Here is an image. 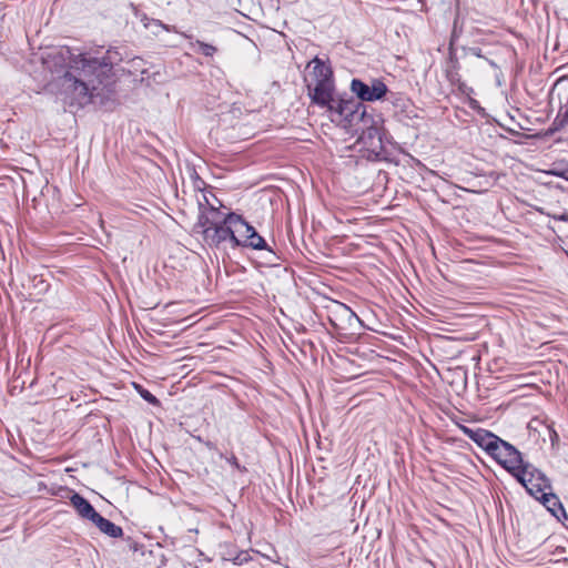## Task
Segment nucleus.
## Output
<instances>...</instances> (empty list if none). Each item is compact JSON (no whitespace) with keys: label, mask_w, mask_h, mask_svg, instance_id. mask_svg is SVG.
<instances>
[{"label":"nucleus","mask_w":568,"mask_h":568,"mask_svg":"<svg viewBox=\"0 0 568 568\" xmlns=\"http://www.w3.org/2000/svg\"><path fill=\"white\" fill-rule=\"evenodd\" d=\"M41 61L45 70L57 74L60 95L70 106H105L113 101V64L105 58H92L74 53L68 47H58L45 50Z\"/></svg>","instance_id":"nucleus-1"},{"label":"nucleus","mask_w":568,"mask_h":568,"mask_svg":"<svg viewBox=\"0 0 568 568\" xmlns=\"http://www.w3.org/2000/svg\"><path fill=\"white\" fill-rule=\"evenodd\" d=\"M460 430L513 476L524 464L521 453L490 430L467 426H460Z\"/></svg>","instance_id":"nucleus-2"},{"label":"nucleus","mask_w":568,"mask_h":568,"mask_svg":"<svg viewBox=\"0 0 568 568\" xmlns=\"http://www.w3.org/2000/svg\"><path fill=\"white\" fill-rule=\"evenodd\" d=\"M197 225L202 227L204 242L211 247H226L227 245L231 247V242L237 243L227 223V214L210 217L201 213Z\"/></svg>","instance_id":"nucleus-3"},{"label":"nucleus","mask_w":568,"mask_h":568,"mask_svg":"<svg viewBox=\"0 0 568 568\" xmlns=\"http://www.w3.org/2000/svg\"><path fill=\"white\" fill-rule=\"evenodd\" d=\"M514 477L526 488L527 493L538 498L546 490H551L549 478L534 465L524 462Z\"/></svg>","instance_id":"nucleus-4"},{"label":"nucleus","mask_w":568,"mask_h":568,"mask_svg":"<svg viewBox=\"0 0 568 568\" xmlns=\"http://www.w3.org/2000/svg\"><path fill=\"white\" fill-rule=\"evenodd\" d=\"M327 112L332 116L333 121L339 122L343 126H352L353 122L358 118L361 119L365 111L364 106L359 101L353 98L334 99V102L328 106Z\"/></svg>","instance_id":"nucleus-5"},{"label":"nucleus","mask_w":568,"mask_h":568,"mask_svg":"<svg viewBox=\"0 0 568 568\" xmlns=\"http://www.w3.org/2000/svg\"><path fill=\"white\" fill-rule=\"evenodd\" d=\"M351 90L361 101L367 102L378 101L388 92L387 85L379 79H373L371 85L359 79H353Z\"/></svg>","instance_id":"nucleus-6"},{"label":"nucleus","mask_w":568,"mask_h":568,"mask_svg":"<svg viewBox=\"0 0 568 568\" xmlns=\"http://www.w3.org/2000/svg\"><path fill=\"white\" fill-rule=\"evenodd\" d=\"M358 141L366 150L369 160L379 161L384 158V140L379 128L374 125L366 128Z\"/></svg>","instance_id":"nucleus-7"},{"label":"nucleus","mask_w":568,"mask_h":568,"mask_svg":"<svg viewBox=\"0 0 568 568\" xmlns=\"http://www.w3.org/2000/svg\"><path fill=\"white\" fill-rule=\"evenodd\" d=\"M308 95L312 102L321 108H326L334 102V81L321 83H307Z\"/></svg>","instance_id":"nucleus-8"},{"label":"nucleus","mask_w":568,"mask_h":568,"mask_svg":"<svg viewBox=\"0 0 568 568\" xmlns=\"http://www.w3.org/2000/svg\"><path fill=\"white\" fill-rule=\"evenodd\" d=\"M328 312L331 323L338 328H344L346 324L352 325L353 321L359 320L349 306L337 301L332 302Z\"/></svg>","instance_id":"nucleus-9"},{"label":"nucleus","mask_w":568,"mask_h":568,"mask_svg":"<svg viewBox=\"0 0 568 568\" xmlns=\"http://www.w3.org/2000/svg\"><path fill=\"white\" fill-rule=\"evenodd\" d=\"M227 223L233 233V237L236 239V242H242L253 229V226L248 224L241 215L233 212L227 213ZM237 247H242V243L231 242V248Z\"/></svg>","instance_id":"nucleus-10"},{"label":"nucleus","mask_w":568,"mask_h":568,"mask_svg":"<svg viewBox=\"0 0 568 568\" xmlns=\"http://www.w3.org/2000/svg\"><path fill=\"white\" fill-rule=\"evenodd\" d=\"M308 65H312L311 80L308 83H321L334 81L333 70L329 64L321 58L315 57Z\"/></svg>","instance_id":"nucleus-11"},{"label":"nucleus","mask_w":568,"mask_h":568,"mask_svg":"<svg viewBox=\"0 0 568 568\" xmlns=\"http://www.w3.org/2000/svg\"><path fill=\"white\" fill-rule=\"evenodd\" d=\"M71 505L74 507L79 516L84 519L93 520L99 516V513L94 509V507L83 496L78 493H74L70 498Z\"/></svg>","instance_id":"nucleus-12"},{"label":"nucleus","mask_w":568,"mask_h":568,"mask_svg":"<svg viewBox=\"0 0 568 568\" xmlns=\"http://www.w3.org/2000/svg\"><path fill=\"white\" fill-rule=\"evenodd\" d=\"M537 499L540 500L541 504L558 520H561V517L567 518V515H566L565 508L562 507V504L560 503L559 498L555 494H552L551 491L542 493Z\"/></svg>","instance_id":"nucleus-13"},{"label":"nucleus","mask_w":568,"mask_h":568,"mask_svg":"<svg viewBox=\"0 0 568 568\" xmlns=\"http://www.w3.org/2000/svg\"><path fill=\"white\" fill-rule=\"evenodd\" d=\"M242 247H248L252 250H266L271 255L276 257L275 253L268 247L264 237H262L256 230L253 227L251 233L245 236V239L241 242Z\"/></svg>","instance_id":"nucleus-14"},{"label":"nucleus","mask_w":568,"mask_h":568,"mask_svg":"<svg viewBox=\"0 0 568 568\" xmlns=\"http://www.w3.org/2000/svg\"><path fill=\"white\" fill-rule=\"evenodd\" d=\"M93 524L99 528V530L111 538H120L123 535V529L113 524L111 520L104 518L99 514V516L93 520Z\"/></svg>","instance_id":"nucleus-15"},{"label":"nucleus","mask_w":568,"mask_h":568,"mask_svg":"<svg viewBox=\"0 0 568 568\" xmlns=\"http://www.w3.org/2000/svg\"><path fill=\"white\" fill-rule=\"evenodd\" d=\"M141 22L143 23L145 29H149L155 36H158L162 30H170L166 24L162 23L160 20L149 18L146 14H143L141 17Z\"/></svg>","instance_id":"nucleus-16"},{"label":"nucleus","mask_w":568,"mask_h":568,"mask_svg":"<svg viewBox=\"0 0 568 568\" xmlns=\"http://www.w3.org/2000/svg\"><path fill=\"white\" fill-rule=\"evenodd\" d=\"M190 47L194 52L201 53L205 57H213L217 51V49L214 45H212L210 43H205L200 40H195L194 42H191Z\"/></svg>","instance_id":"nucleus-17"},{"label":"nucleus","mask_w":568,"mask_h":568,"mask_svg":"<svg viewBox=\"0 0 568 568\" xmlns=\"http://www.w3.org/2000/svg\"><path fill=\"white\" fill-rule=\"evenodd\" d=\"M211 197L213 201H211L207 195H203L204 197V201L206 203V205L210 207V211H209V216L210 217H213V216H225L223 213H221L219 211V206H221V202L214 196V194L210 193Z\"/></svg>","instance_id":"nucleus-18"},{"label":"nucleus","mask_w":568,"mask_h":568,"mask_svg":"<svg viewBox=\"0 0 568 568\" xmlns=\"http://www.w3.org/2000/svg\"><path fill=\"white\" fill-rule=\"evenodd\" d=\"M219 456H220V458H224L236 470H239L241 473L246 471V467L240 465V463L234 454H232L231 456H225L222 452H219Z\"/></svg>","instance_id":"nucleus-19"},{"label":"nucleus","mask_w":568,"mask_h":568,"mask_svg":"<svg viewBox=\"0 0 568 568\" xmlns=\"http://www.w3.org/2000/svg\"><path fill=\"white\" fill-rule=\"evenodd\" d=\"M138 390L144 400H146L148 403H150L152 405H159V403H160L159 399L152 393H150L148 389H144L141 386H139Z\"/></svg>","instance_id":"nucleus-20"},{"label":"nucleus","mask_w":568,"mask_h":568,"mask_svg":"<svg viewBox=\"0 0 568 568\" xmlns=\"http://www.w3.org/2000/svg\"><path fill=\"white\" fill-rule=\"evenodd\" d=\"M234 565L241 566L251 560V556L247 551H240L235 557L231 558Z\"/></svg>","instance_id":"nucleus-21"},{"label":"nucleus","mask_w":568,"mask_h":568,"mask_svg":"<svg viewBox=\"0 0 568 568\" xmlns=\"http://www.w3.org/2000/svg\"><path fill=\"white\" fill-rule=\"evenodd\" d=\"M142 64H143V60L142 59L134 58L131 61V68H132V69H130L131 72L141 70V73L144 74L146 72V70L142 68Z\"/></svg>","instance_id":"nucleus-22"},{"label":"nucleus","mask_w":568,"mask_h":568,"mask_svg":"<svg viewBox=\"0 0 568 568\" xmlns=\"http://www.w3.org/2000/svg\"><path fill=\"white\" fill-rule=\"evenodd\" d=\"M551 174L556 175V176H559V178H562L565 180L568 181V168L565 169V170H561V171H551Z\"/></svg>","instance_id":"nucleus-23"},{"label":"nucleus","mask_w":568,"mask_h":568,"mask_svg":"<svg viewBox=\"0 0 568 568\" xmlns=\"http://www.w3.org/2000/svg\"><path fill=\"white\" fill-rule=\"evenodd\" d=\"M548 215L550 216V214H548ZM551 217L554 220H557V221L568 222V214L567 213L554 214V215H551Z\"/></svg>","instance_id":"nucleus-24"},{"label":"nucleus","mask_w":568,"mask_h":568,"mask_svg":"<svg viewBox=\"0 0 568 568\" xmlns=\"http://www.w3.org/2000/svg\"><path fill=\"white\" fill-rule=\"evenodd\" d=\"M562 122L568 123V102L561 108Z\"/></svg>","instance_id":"nucleus-25"},{"label":"nucleus","mask_w":568,"mask_h":568,"mask_svg":"<svg viewBox=\"0 0 568 568\" xmlns=\"http://www.w3.org/2000/svg\"><path fill=\"white\" fill-rule=\"evenodd\" d=\"M509 134L511 135H519L518 131H515L513 129H505Z\"/></svg>","instance_id":"nucleus-26"},{"label":"nucleus","mask_w":568,"mask_h":568,"mask_svg":"<svg viewBox=\"0 0 568 568\" xmlns=\"http://www.w3.org/2000/svg\"><path fill=\"white\" fill-rule=\"evenodd\" d=\"M205 445H206L210 449L215 448V446H214L211 442H207Z\"/></svg>","instance_id":"nucleus-27"}]
</instances>
